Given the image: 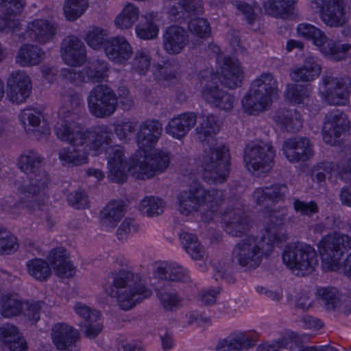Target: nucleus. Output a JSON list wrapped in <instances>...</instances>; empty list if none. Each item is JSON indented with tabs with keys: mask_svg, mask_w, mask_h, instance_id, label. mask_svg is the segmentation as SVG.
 I'll return each mask as SVG.
<instances>
[{
	"mask_svg": "<svg viewBox=\"0 0 351 351\" xmlns=\"http://www.w3.org/2000/svg\"><path fill=\"white\" fill-rule=\"evenodd\" d=\"M67 202L70 206L77 209L84 208L88 202L86 193L82 190L69 193Z\"/></svg>",
	"mask_w": 351,
	"mask_h": 351,
	"instance_id": "obj_64",
	"label": "nucleus"
},
{
	"mask_svg": "<svg viewBox=\"0 0 351 351\" xmlns=\"http://www.w3.org/2000/svg\"><path fill=\"white\" fill-rule=\"evenodd\" d=\"M319 9L322 21L330 27H340L346 23L343 0H312Z\"/></svg>",
	"mask_w": 351,
	"mask_h": 351,
	"instance_id": "obj_16",
	"label": "nucleus"
},
{
	"mask_svg": "<svg viewBox=\"0 0 351 351\" xmlns=\"http://www.w3.org/2000/svg\"><path fill=\"white\" fill-rule=\"evenodd\" d=\"M282 256L284 264L297 276L311 274L318 265V257L314 248L303 243L287 246Z\"/></svg>",
	"mask_w": 351,
	"mask_h": 351,
	"instance_id": "obj_7",
	"label": "nucleus"
},
{
	"mask_svg": "<svg viewBox=\"0 0 351 351\" xmlns=\"http://www.w3.org/2000/svg\"><path fill=\"white\" fill-rule=\"evenodd\" d=\"M21 191L20 202L17 203L15 199L12 197H5L0 199V210L6 213L8 215H15L18 213V210L20 206L27 208L30 211L36 212V210H42L44 206V200L41 198V205L38 206L36 204L38 201L32 199L25 203L22 199L23 195V192Z\"/></svg>",
	"mask_w": 351,
	"mask_h": 351,
	"instance_id": "obj_39",
	"label": "nucleus"
},
{
	"mask_svg": "<svg viewBox=\"0 0 351 351\" xmlns=\"http://www.w3.org/2000/svg\"><path fill=\"white\" fill-rule=\"evenodd\" d=\"M151 65V58L147 49H138L134 53L132 61L133 71L140 75H145L149 70Z\"/></svg>",
	"mask_w": 351,
	"mask_h": 351,
	"instance_id": "obj_51",
	"label": "nucleus"
},
{
	"mask_svg": "<svg viewBox=\"0 0 351 351\" xmlns=\"http://www.w3.org/2000/svg\"><path fill=\"white\" fill-rule=\"evenodd\" d=\"M7 84L9 87L8 97L12 102L23 103L31 93V81L25 72H13L8 78Z\"/></svg>",
	"mask_w": 351,
	"mask_h": 351,
	"instance_id": "obj_20",
	"label": "nucleus"
},
{
	"mask_svg": "<svg viewBox=\"0 0 351 351\" xmlns=\"http://www.w3.org/2000/svg\"><path fill=\"white\" fill-rule=\"evenodd\" d=\"M45 57L41 48L34 45L25 44L19 50L16 62L23 66H34L40 64Z\"/></svg>",
	"mask_w": 351,
	"mask_h": 351,
	"instance_id": "obj_36",
	"label": "nucleus"
},
{
	"mask_svg": "<svg viewBox=\"0 0 351 351\" xmlns=\"http://www.w3.org/2000/svg\"><path fill=\"white\" fill-rule=\"evenodd\" d=\"M222 200L221 191L206 190L199 184H195L189 191H181L178 195V210L182 215L188 216L199 210L206 204H210V207H213L218 206Z\"/></svg>",
	"mask_w": 351,
	"mask_h": 351,
	"instance_id": "obj_8",
	"label": "nucleus"
},
{
	"mask_svg": "<svg viewBox=\"0 0 351 351\" xmlns=\"http://www.w3.org/2000/svg\"><path fill=\"white\" fill-rule=\"evenodd\" d=\"M19 247L16 238L8 230L0 229V252L15 251Z\"/></svg>",
	"mask_w": 351,
	"mask_h": 351,
	"instance_id": "obj_61",
	"label": "nucleus"
},
{
	"mask_svg": "<svg viewBox=\"0 0 351 351\" xmlns=\"http://www.w3.org/2000/svg\"><path fill=\"white\" fill-rule=\"evenodd\" d=\"M144 152V159L137 165L138 178L143 180L153 177L156 173H161L169 164V157L162 151H155L149 155Z\"/></svg>",
	"mask_w": 351,
	"mask_h": 351,
	"instance_id": "obj_17",
	"label": "nucleus"
},
{
	"mask_svg": "<svg viewBox=\"0 0 351 351\" xmlns=\"http://www.w3.org/2000/svg\"><path fill=\"white\" fill-rule=\"evenodd\" d=\"M297 0H267L263 2L265 12L274 17H280L289 12Z\"/></svg>",
	"mask_w": 351,
	"mask_h": 351,
	"instance_id": "obj_47",
	"label": "nucleus"
},
{
	"mask_svg": "<svg viewBox=\"0 0 351 351\" xmlns=\"http://www.w3.org/2000/svg\"><path fill=\"white\" fill-rule=\"evenodd\" d=\"M224 92L225 90L219 88L217 82L210 81L202 88V95L207 103L213 105Z\"/></svg>",
	"mask_w": 351,
	"mask_h": 351,
	"instance_id": "obj_58",
	"label": "nucleus"
},
{
	"mask_svg": "<svg viewBox=\"0 0 351 351\" xmlns=\"http://www.w3.org/2000/svg\"><path fill=\"white\" fill-rule=\"evenodd\" d=\"M156 66L158 71V76L160 79L172 83L177 80L180 64L176 60H167L162 64H158Z\"/></svg>",
	"mask_w": 351,
	"mask_h": 351,
	"instance_id": "obj_49",
	"label": "nucleus"
},
{
	"mask_svg": "<svg viewBox=\"0 0 351 351\" xmlns=\"http://www.w3.org/2000/svg\"><path fill=\"white\" fill-rule=\"evenodd\" d=\"M186 32L178 25L168 27L163 34V48L170 55L182 52L189 43Z\"/></svg>",
	"mask_w": 351,
	"mask_h": 351,
	"instance_id": "obj_25",
	"label": "nucleus"
},
{
	"mask_svg": "<svg viewBox=\"0 0 351 351\" xmlns=\"http://www.w3.org/2000/svg\"><path fill=\"white\" fill-rule=\"evenodd\" d=\"M64 100L71 102L72 108L80 104L79 96L76 93L65 96ZM77 119L78 114L74 109L71 110L62 107L54 125L56 136L72 145H85L96 151L111 145L113 132L108 126L102 125L93 130L83 131L81 125L77 122Z\"/></svg>",
	"mask_w": 351,
	"mask_h": 351,
	"instance_id": "obj_2",
	"label": "nucleus"
},
{
	"mask_svg": "<svg viewBox=\"0 0 351 351\" xmlns=\"http://www.w3.org/2000/svg\"><path fill=\"white\" fill-rule=\"evenodd\" d=\"M197 116L194 112H184L172 118L165 128L166 132L175 138L184 137L197 122Z\"/></svg>",
	"mask_w": 351,
	"mask_h": 351,
	"instance_id": "obj_29",
	"label": "nucleus"
},
{
	"mask_svg": "<svg viewBox=\"0 0 351 351\" xmlns=\"http://www.w3.org/2000/svg\"><path fill=\"white\" fill-rule=\"evenodd\" d=\"M323 100L331 106H345L348 101V91L343 79L331 73L323 75L319 84Z\"/></svg>",
	"mask_w": 351,
	"mask_h": 351,
	"instance_id": "obj_13",
	"label": "nucleus"
},
{
	"mask_svg": "<svg viewBox=\"0 0 351 351\" xmlns=\"http://www.w3.org/2000/svg\"><path fill=\"white\" fill-rule=\"evenodd\" d=\"M316 295L322 305L328 311H335L341 304L339 291L333 287H320L317 288Z\"/></svg>",
	"mask_w": 351,
	"mask_h": 351,
	"instance_id": "obj_41",
	"label": "nucleus"
},
{
	"mask_svg": "<svg viewBox=\"0 0 351 351\" xmlns=\"http://www.w3.org/2000/svg\"><path fill=\"white\" fill-rule=\"evenodd\" d=\"M23 303L16 295L7 297L1 306V314L5 317H11L22 312Z\"/></svg>",
	"mask_w": 351,
	"mask_h": 351,
	"instance_id": "obj_53",
	"label": "nucleus"
},
{
	"mask_svg": "<svg viewBox=\"0 0 351 351\" xmlns=\"http://www.w3.org/2000/svg\"><path fill=\"white\" fill-rule=\"evenodd\" d=\"M162 124L157 119H147L142 122L136 134L138 147L146 152L154 146L162 134Z\"/></svg>",
	"mask_w": 351,
	"mask_h": 351,
	"instance_id": "obj_22",
	"label": "nucleus"
},
{
	"mask_svg": "<svg viewBox=\"0 0 351 351\" xmlns=\"http://www.w3.org/2000/svg\"><path fill=\"white\" fill-rule=\"evenodd\" d=\"M223 229L229 235L240 237L250 229V223L245 213L239 208L227 211L223 217Z\"/></svg>",
	"mask_w": 351,
	"mask_h": 351,
	"instance_id": "obj_26",
	"label": "nucleus"
},
{
	"mask_svg": "<svg viewBox=\"0 0 351 351\" xmlns=\"http://www.w3.org/2000/svg\"><path fill=\"white\" fill-rule=\"evenodd\" d=\"M178 238L182 247L191 258L201 261L206 258V249L195 234L180 230Z\"/></svg>",
	"mask_w": 351,
	"mask_h": 351,
	"instance_id": "obj_34",
	"label": "nucleus"
},
{
	"mask_svg": "<svg viewBox=\"0 0 351 351\" xmlns=\"http://www.w3.org/2000/svg\"><path fill=\"white\" fill-rule=\"evenodd\" d=\"M349 128V121L346 114L339 109L328 112L324 117L322 128L324 141L328 145H335L338 138Z\"/></svg>",
	"mask_w": 351,
	"mask_h": 351,
	"instance_id": "obj_14",
	"label": "nucleus"
},
{
	"mask_svg": "<svg viewBox=\"0 0 351 351\" xmlns=\"http://www.w3.org/2000/svg\"><path fill=\"white\" fill-rule=\"evenodd\" d=\"M42 161L43 158L34 150L24 152L18 160L19 168L28 176L19 186L23 194L21 198L25 203L34 199L38 201V206L41 205L40 193L49 182V175L41 169Z\"/></svg>",
	"mask_w": 351,
	"mask_h": 351,
	"instance_id": "obj_5",
	"label": "nucleus"
},
{
	"mask_svg": "<svg viewBox=\"0 0 351 351\" xmlns=\"http://www.w3.org/2000/svg\"><path fill=\"white\" fill-rule=\"evenodd\" d=\"M287 215V209L285 207L269 211V223L265 228L268 238L249 235L241 239L232 250V262L245 271L258 268L263 259L267 258L273 251V241L286 240L283 226Z\"/></svg>",
	"mask_w": 351,
	"mask_h": 351,
	"instance_id": "obj_1",
	"label": "nucleus"
},
{
	"mask_svg": "<svg viewBox=\"0 0 351 351\" xmlns=\"http://www.w3.org/2000/svg\"><path fill=\"white\" fill-rule=\"evenodd\" d=\"M88 7L86 0H66L64 12L70 21H75L80 17Z\"/></svg>",
	"mask_w": 351,
	"mask_h": 351,
	"instance_id": "obj_50",
	"label": "nucleus"
},
{
	"mask_svg": "<svg viewBox=\"0 0 351 351\" xmlns=\"http://www.w3.org/2000/svg\"><path fill=\"white\" fill-rule=\"evenodd\" d=\"M318 247L323 269L338 270L342 256L351 249V238L348 234L335 232L324 237L319 242Z\"/></svg>",
	"mask_w": 351,
	"mask_h": 351,
	"instance_id": "obj_9",
	"label": "nucleus"
},
{
	"mask_svg": "<svg viewBox=\"0 0 351 351\" xmlns=\"http://www.w3.org/2000/svg\"><path fill=\"white\" fill-rule=\"evenodd\" d=\"M219 130V125L213 115H208L203 118L202 122L196 128L199 140L202 143L206 142V143L214 141L213 136Z\"/></svg>",
	"mask_w": 351,
	"mask_h": 351,
	"instance_id": "obj_44",
	"label": "nucleus"
},
{
	"mask_svg": "<svg viewBox=\"0 0 351 351\" xmlns=\"http://www.w3.org/2000/svg\"><path fill=\"white\" fill-rule=\"evenodd\" d=\"M51 336L54 346L58 351H79L77 342L80 333L77 330L64 323L53 326Z\"/></svg>",
	"mask_w": 351,
	"mask_h": 351,
	"instance_id": "obj_15",
	"label": "nucleus"
},
{
	"mask_svg": "<svg viewBox=\"0 0 351 351\" xmlns=\"http://www.w3.org/2000/svg\"><path fill=\"white\" fill-rule=\"evenodd\" d=\"M350 50L351 45L329 39L325 47L322 48V53L332 60L340 61L346 59Z\"/></svg>",
	"mask_w": 351,
	"mask_h": 351,
	"instance_id": "obj_42",
	"label": "nucleus"
},
{
	"mask_svg": "<svg viewBox=\"0 0 351 351\" xmlns=\"http://www.w3.org/2000/svg\"><path fill=\"white\" fill-rule=\"evenodd\" d=\"M157 295L163 308L171 311H175L182 301L174 291L164 288L158 289Z\"/></svg>",
	"mask_w": 351,
	"mask_h": 351,
	"instance_id": "obj_52",
	"label": "nucleus"
},
{
	"mask_svg": "<svg viewBox=\"0 0 351 351\" xmlns=\"http://www.w3.org/2000/svg\"><path fill=\"white\" fill-rule=\"evenodd\" d=\"M293 206L294 210L302 216L311 217L313 214L319 212L317 204L314 201L304 202L299 199L293 200Z\"/></svg>",
	"mask_w": 351,
	"mask_h": 351,
	"instance_id": "obj_60",
	"label": "nucleus"
},
{
	"mask_svg": "<svg viewBox=\"0 0 351 351\" xmlns=\"http://www.w3.org/2000/svg\"><path fill=\"white\" fill-rule=\"evenodd\" d=\"M229 350H242L255 345L256 340L243 332H238L229 337Z\"/></svg>",
	"mask_w": 351,
	"mask_h": 351,
	"instance_id": "obj_55",
	"label": "nucleus"
},
{
	"mask_svg": "<svg viewBox=\"0 0 351 351\" xmlns=\"http://www.w3.org/2000/svg\"><path fill=\"white\" fill-rule=\"evenodd\" d=\"M107 280L112 286L109 294L117 298L120 308L124 311L132 308L152 295L151 289L145 285L139 274L128 269L111 271Z\"/></svg>",
	"mask_w": 351,
	"mask_h": 351,
	"instance_id": "obj_4",
	"label": "nucleus"
},
{
	"mask_svg": "<svg viewBox=\"0 0 351 351\" xmlns=\"http://www.w3.org/2000/svg\"><path fill=\"white\" fill-rule=\"evenodd\" d=\"M61 56L66 64L80 66L86 60V47L77 37L67 36L61 44Z\"/></svg>",
	"mask_w": 351,
	"mask_h": 351,
	"instance_id": "obj_18",
	"label": "nucleus"
},
{
	"mask_svg": "<svg viewBox=\"0 0 351 351\" xmlns=\"http://www.w3.org/2000/svg\"><path fill=\"white\" fill-rule=\"evenodd\" d=\"M164 207L165 203L161 198L147 196L141 201L139 210L143 215L152 217L162 213Z\"/></svg>",
	"mask_w": 351,
	"mask_h": 351,
	"instance_id": "obj_46",
	"label": "nucleus"
},
{
	"mask_svg": "<svg viewBox=\"0 0 351 351\" xmlns=\"http://www.w3.org/2000/svg\"><path fill=\"white\" fill-rule=\"evenodd\" d=\"M218 73L221 84L230 89L241 86L243 80V72L238 60L230 57L224 59L223 64Z\"/></svg>",
	"mask_w": 351,
	"mask_h": 351,
	"instance_id": "obj_27",
	"label": "nucleus"
},
{
	"mask_svg": "<svg viewBox=\"0 0 351 351\" xmlns=\"http://www.w3.org/2000/svg\"><path fill=\"white\" fill-rule=\"evenodd\" d=\"M230 154L226 146L204 149L202 158L203 178L208 184H221L229 174Z\"/></svg>",
	"mask_w": 351,
	"mask_h": 351,
	"instance_id": "obj_10",
	"label": "nucleus"
},
{
	"mask_svg": "<svg viewBox=\"0 0 351 351\" xmlns=\"http://www.w3.org/2000/svg\"><path fill=\"white\" fill-rule=\"evenodd\" d=\"M108 39L106 32L100 28L90 31L86 37L87 44L93 49H99L101 45L104 47Z\"/></svg>",
	"mask_w": 351,
	"mask_h": 351,
	"instance_id": "obj_62",
	"label": "nucleus"
},
{
	"mask_svg": "<svg viewBox=\"0 0 351 351\" xmlns=\"http://www.w3.org/2000/svg\"><path fill=\"white\" fill-rule=\"evenodd\" d=\"M56 27L53 24L46 19H36L28 23L25 33V39L45 44L54 37Z\"/></svg>",
	"mask_w": 351,
	"mask_h": 351,
	"instance_id": "obj_24",
	"label": "nucleus"
},
{
	"mask_svg": "<svg viewBox=\"0 0 351 351\" xmlns=\"http://www.w3.org/2000/svg\"><path fill=\"white\" fill-rule=\"evenodd\" d=\"M74 310L84 320L81 328L85 337L88 339L95 338L103 329L102 324L98 322L101 315L99 312L81 302L75 304Z\"/></svg>",
	"mask_w": 351,
	"mask_h": 351,
	"instance_id": "obj_21",
	"label": "nucleus"
},
{
	"mask_svg": "<svg viewBox=\"0 0 351 351\" xmlns=\"http://www.w3.org/2000/svg\"><path fill=\"white\" fill-rule=\"evenodd\" d=\"M308 95V88L303 86L290 84L287 86V97L293 103L302 104Z\"/></svg>",
	"mask_w": 351,
	"mask_h": 351,
	"instance_id": "obj_57",
	"label": "nucleus"
},
{
	"mask_svg": "<svg viewBox=\"0 0 351 351\" xmlns=\"http://www.w3.org/2000/svg\"><path fill=\"white\" fill-rule=\"evenodd\" d=\"M125 212V204L122 200L110 202L101 213L102 223L109 227H114L123 217Z\"/></svg>",
	"mask_w": 351,
	"mask_h": 351,
	"instance_id": "obj_37",
	"label": "nucleus"
},
{
	"mask_svg": "<svg viewBox=\"0 0 351 351\" xmlns=\"http://www.w3.org/2000/svg\"><path fill=\"white\" fill-rule=\"evenodd\" d=\"M155 273L160 279L183 282L190 281L188 270L176 263H171L166 267L160 265L157 267Z\"/></svg>",
	"mask_w": 351,
	"mask_h": 351,
	"instance_id": "obj_40",
	"label": "nucleus"
},
{
	"mask_svg": "<svg viewBox=\"0 0 351 351\" xmlns=\"http://www.w3.org/2000/svg\"><path fill=\"white\" fill-rule=\"evenodd\" d=\"M26 267L28 274L40 282L47 280L51 275L48 262L42 258H34L28 260L26 262Z\"/></svg>",
	"mask_w": 351,
	"mask_h": 351,
	"instance_id": "obj_43",
	"label": "nucleus"
},
{
	"mask_svg": "<svg viewBox=\"0 0 351 351\" xmlns=\"http://www.w3.org/2000/svg\"><path fill=\"white\" fill-rule=\"evenodd\" d=\"M136 32L138 38L150 40L157 36L158 28L151 19H147L144 23H140L136 27Z\"/></svg>",
	"mask_w": 351,
	"mask_h": 351,
	"instance_id": "obj_59",
	"label": "nucleus"
},
{
	"mask_svg": "<svg viewBox=\"0 0 351 351\" xmlns=\"http://www.w3.org/2000/svg\"><path fill=\"white\" fill-rule=\"evenodd\" d=\"M282 151L291 162L306 161L313 154L310 140L302 136H295L285 141Z\"/></svg>",
	"mask_w": 351,
	"mask_h": 351,
	"instance_id": "obj_19",
	"label": "nucleus"
},
{
	"mask_svg": "<svg viewBox=\"0 0 351 351\" xmlns=\"http://www.w3.org/2000/svg\"><path fill=\"white\" fill-rule=\"evenodd\" d=\"M301 342L298 339L297 335L292 332L291 334L284 336L280 339L266 341L260 344L256 351H279L282 348H286L290 351H295L300 348Z\"/></svg>",
	"mask_w": 351,
	"mask_h": 351,
	"instance_id": "obj_38",
	"label": "nucleus"
},
{
	"mask_svg": "<svg viewBox=\"0 0 351 351\" xmlns=\"http://www.w3.org/2000/svg\"><path fill=\"white\" fill-rule=\"evenodd\" d=\"M287 191V185L275 184L256 189L253 193V198L257 204L262 206L267 202L278 203L285 198Z\"/></svg>",
	"mask_w": 351,
	"mask_h": 351,
	"instance_id": "obj_32",
	"label": "nucleus"
},
{
	"mask_svg": "<svg viewBox=\"0 0 351 351\" xmlns=\"http://www.w3.org/2000/svg\"><path fill=\"white\" fill-rule=\"evenodd\" d=\"M47 258L53 267L56 274L59 277L69 278L74 275V267L69 260L66 251L63 247L51 250Z\"/></svg>",
	"mask_w": 351,
	"mask_h": 351,
	"instance_id": "obj_31",
	"label": "nucleus"
},
{
	"mask_svg": "<svg viewBox=\"0 0 351 351\" xmlns=\"http://www.w3.org/2000/svg\"><path fill=\"white\" fill-rule=\"evenodd\" d=\"M88 106L90 113L96 117H110L117 110V97L113 90L107 85L94 87L88 97Z\"/></svg>",
	"mask_w": 351,
	"mask_h": 351,
	"instance_id": "obj_12",
	"label": "nucleus"
},
{
	"mask_svg": "<svg viewBox=\"0 0 351 351\" xmlns=\"http://www.w3.org/2000/svg\"><path fill=\"white\" fill-rule=\"evenodd\" d=\"M277 90V82L274 75L270 73H262L252 82L250 90L242 99L245 112L257 114L265 110Z\"/></svg>",
	"mask_w": 351,
	"mask_h": 351,
	"instance_id": "obj_6",
	"label": "nucleus"
},
{
	"mask_svg": "<svg viewBox=\"0 0 351 351\" xmlns=\"http://www.w3.org/2000/svg\"><path fill=\"white\" fill-rule=\"evenodd\" d=\"M0 342L4 351H27L25 339L12 324H4L0 328Z\"/></svg>",
	"mask_w": 351,
	"mask_h": 351,
	"instance_id": "obj_28",
	"label": "nucleus"
},
{
	"mask_svg": "<svg viewBox=\"0 0 351 351\" xmlns=\"http://www.w3.org/2000/svg\"><path fill=\"white\" fill-rule=\"evenodd\" d=\"M335 165L331 162H322L317 164L312 173L313 179H316L318 182H324L326 179H330L334 173H335Z\"/></svg>",
	"mask_w": 351,
	"mask_h": 351,
	"instance_id": "obj_56",
	"label": "nucleus"
},
{
	"mask_svg": "<svg viewBox=\"0 0 351 351\" xmlns=\"http://www.w3.org/2000/svg\"><path fill=\"white\" fill-rule=\"evenodd\" d=\"M139 11L134 4L128 3L114 19L116 27L121 29L132 27L138 18Z\"/></svg>",
	"mask_w": 351,
	"mask_h": 351,
	"instance_id": "obj_45",
	"label": "nucleus"
},
{
	"mask_svg": "<svg viewBox=\"0 0 351 351\" xmlns=\"http://www.w3.org/2000/svg\"><path fill=\"white\" fill-rule=\"evenodd\" d=\"M203 8L199 3L195 0H180L178 6L172 5L168 11V18L170 21L182 23L191 14H200Z\"/></svg>",
	"mask_w": 351,
	"mask_h": 351,
	"instance_id": "obj_33",
	"label": "nucleus"
},
{
	"mask_svg": "<svg viewBox=\"0 0 351 351\" xmlns=\"http://www.w3.org/2000/svg\"><path fill=\"white\" fill-rule=\"evenodd\" d=\"M41 117L40 112L33 108L24 109L19 115L20 121L25 128L38 126Z\"/></svg>",
	"mask_w": 351,
	"mask_h": 351,
	"instance_id": "obj_63",
	"label": "nucleus"
},
{
	"mask_svg": "<svg viewBox=\"0 0 351 351\" xmlns=\"http://www.w3.org/2000/svg\"><path fill=\"white\" fill-rule=\"evenodd\" d=\"M321 71L318 58L307 56L302 66L291 69L290 77L297 82H308L315 80L320 75Z\"/></svg>",
	"mask_w": 351,
	"mask_h": 351,
	"instance_id": "obj_30",
	"label": "nucleus"
},
{
	"mask_svg": "<svg viewBox=\"0 0 351 351\" xmlns=\"http://www.w3.org/2000/svg\"><path fill=\"white\" fill-rule=\"evenodd\" d=\"M104 52L110 61L123 64L131 58L133 49L125 37L114 36L105 43Z\"/></svg>",
	"mask_w": 351,
	"mask_h": 351,
	"instance_id": "obj_23",
	"label": "nucleus"
},
{
	"mask_svg": "<svg viewBox=\"0 0 351 351\" xmlns=\"http://www.w3.org/2000/svg\"><path fill=\"white\" fill-rule=\"evenodd\" d=\"M88 148L89 147L85 145H73L72 147L60 149L58 153L59 159L64 165L77 166L86 162L89 152L93 151L94 154L97 155L104 150L109 169L108 178L112 182L118 184H122L126 181L129 169L124 158L122 147L110 145L97 151Z\"/></svg>",
	"mask_w": 351,
	"mask_h": 351,
	"instance_id": "obj_3",
	"label": "nucleus"
},
{
	"mask_svg": "<svg viewBox=\"0 0 351 351\" xmlns=\"http://www.w3.org/2000/svg\"><path fill=\"white\" fill-rule=\"evenodd\" d=\"M108 64L105 60H94L88 62L86 66L88 78L93 82H98L108 76Z\"/></svg>",
	"mask_w": 351,
	"mask_h": 351,
	"instance_id": "obj_48",
	"label": "nucleus"
},
{
	"mask_svg": "<svg viewBox=\"0 0 351 351\" xmlns=\"http://www.w3.org/2000/svg\"><path fill=\"white\" fill-rule=\"evenodd\" d=\"M274 119L287 132H296L302 127L300 114L295 109H280L276 111Z\"/></svg>",
	"mask_w": 351,
	"mask_h": 351,
	"instance_id": "obj_35",
	"label": "nucleus"
},
{
	"mask_svg": "<svg viewBox=\"0 0 351 351\" xmlns=\"http://www.w3.org/2000/svg\"><path fill=\"white\" fill-rule=\"evenodd\" d=\"M188 29L191 34L201 38H206L210 34L209 23L206 19L203 18L190 20L188 23Z\"/></svg>",
	"mask_w": 351,
	"mask_h": 351,
	"instance_id": "obj_54",
	"label": "nucleus"
},
{
	"mask_svg": "<svg viewBox=\"0 0 351 351\" xmlns=\"http://www.w3.org/2000/svg\"><path fill=\"white\" fill-rule=\"evenodd\" d=\"M274 156V147L262 142L250 143L244 152V160L248 170L257 176L271 170Z\"/></svg>",
	"mask_w": 351,
	"mask_h": 351,
	"instance_id": "obj_11",
	"label": "nucleus"
}]
</instances>
